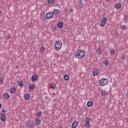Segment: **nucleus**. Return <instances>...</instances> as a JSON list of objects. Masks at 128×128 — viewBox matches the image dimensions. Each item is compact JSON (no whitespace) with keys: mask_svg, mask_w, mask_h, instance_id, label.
<instances>
[{"mask_svg":"<svg viewBox=\"0 0 128 128\" xmlns=\"http://www.w3.org/2000/svg\"><path fill=\"white\" fill-rule=\"evenodd\" d=\"M86 56V52L84 50H78L75 53V56L76 58H82Z\"/></svg>","mask_w":128,"mask_h":128,"instance_id":"obj_1","label":"nucleus"},{"mask_svg":"<svg viewBox=\"0 0 128 128\" xmlns=\"http://www.w3.org/2000/svg\"><path fill=\"white\" fill-rule=\"evenodd\" d=\"M108 84V80L106 78H102V79L99 80L98 84L100 86H104Z\"/></svg>","mask_w":128,"mask_h":128,"instance_id":"obj_2","label":"nucleus"},{"mask_svg":"<svg viewBox=\"0 0 128 128\" xmlns=\"http://www.w3.org/2000/svg\"><path fill=\"white\" fill-rule=\"evenodd\" d=\"M62 46V42L60 40H56L54 44L55 50H60Z\"/></svg>","mask_w":128,"mask_h":128,"instance_id":"obj_3","label":"nucleus"},{"mask_svg":"<svg viewBox=\"0 0 128 128\" xmlns=\"http://www.w3.org/2000/svg\"><path fill=\"white\" fill-rule=\"evenodd\" d=\"M46 18L50 20L54 18V14L52 12H49L46 14Z\"/></svg>","mask_w":128,"mask_h":128,"instance_id":"obj_4","label":"nucleus"},{"mask_svg":"<svg viewBox=\"0 0 128 128\" xmlns=\"http://www.w3.org/2000/svg\"><path fill=\"white\" fill-rule=\"evenodd\" d=\"M106 22H108V18L106 17L103 18L100 22L101 26L104 28V26L106 24Z\"/></svg>","mask_w":128,"mask_h":128,"instance_id":"obj_5","label":"nucleus"},{"mask_svg":"<svg viewBox=\"0 0 128 128\" xmlns=\"http://www.w3.org/2000/svg\"><path fill=\"white\" fill-rule=\"evenodd\" d=\"M90 118H89L86 117V118L85 119V127L86 128H88L90 126Z\"/></svg>","mask_w":128,"mask_h":128,"instance_id":"obj_6","label":"nucleus"},{"mask_svg":"<svg viewBox=\"0 0 128 128\" xmlns=\"http://www.w3.org/2000/svg\"><path fill=\"white\" fill-rule=\"evenodd\" d=\"M26 128H34V122H28L26 124Z\"/></svg>","mask_w":128,"mask_h":128,"instance_id":"obj_7","label":"nucleus"},{"mask_svg":"<svg viewBox=\"0 0 128 128\" xmlns=\"http://www.w3.org/2000/svg\"><path fill=\"white\" fill-rule=\"evenodd\" d=\"M38 76L36 74L32 75L31 76V80L33 82H36V80H38Z\"/></svg>","mask_w":128,"mask_h":128,"instance_id":"obj_8","label":"nucleus"},{"mask_svg":"<svg viewBox=\"0 0 128 128\" xmlns=\"http://www.w3.org/2000/svg\"><path fill=\"white\" fill-rule=\"evenodd\" d=\"M52 13L53 14V16H56L60 14V10L58 9H55L53 10V12H52Z\"/></svg>","mask_w":128,"mask_h":128,"instance_id":"obj_9","label":"nucleus"},{"mask_svg":"<svg viewBox=\"0 0 128 128\" xmlns=\"http://www.w3.org/2000/svg\"><path fill=\"white\" fill-rule=\"evenodd\" d=\"M24 98L26 100H28L30 98V94H25L24 96Z\"/></svg>","mask_w":128,"mask_h":128,"instance_id":"obj_10","label":"nucleus"},{"mask_svg":"<svg viewBox=\"0 0 128 128\" xmlns=\"http://www.w3.org/2000/svg\"><path fill=\"white\" fill-rule=\"evenodd\" d=\"M78 126V122L77 121H74L72 124V128H76V126Z\"/></svg>","mask_w":128,"mask_h":128,"instance_id":"obj_11","label":"nucleus"},{"mask_svg":"<svg viewBox=\"0 0 128 128\" xmlns=\"http://www.w3.org/2000/svg\"><path fill=\"white\" fill-rule=\"evenodd\" d=\"M94 106V102L92 100H90L87 102V106L88 108H90V106Z\"/></svg>","mask_w":128,"mask_h":128,"instance_id":"obj_12","label":"nucleus"},{"mask_svg":"<svg viewBox=\"0 0 128 128\" xmlns=\"http://www.w3.org/2000/svg\"><path fill=\"white\" fill-rule=\"evenodd\" d=\"M34 122L36 126H40V122H41L40 120L38 118H36L34 120Z\"/></svg>","mask_w":128,"mask_h":128,"instance_id":"obj_13","label":"nucleus"},{"mask_svg":"<svg viewBox=\"0 0 128 128\" xmlns=\"http://www.w3.org/2000/svg\"><path fill=\"white\" fill-rule=\"evenodd\" d=\"M36 86H34V84H28V88L30 90H34V88Z\"/></svg>","mask_w":128,"mask_h":128,"instance_id":"obj_14","label":"nucleus"},{"mask_svg":"<svg viewBox=\"0 0 128 128\" xmlns=\"http://www.w3.org/2000/svg\"><path fill=\"white\" fill-rule=\"evenodd\" d=\"M0 120L2 122H6V115H2L1 116Z\"/></svg>","mask_w":128,"mask_h":128,"instance_id":"obj_15","label":"nucleus"},{"mask_svg":"<svg viewBox=\"0 0 128 128\" xmlns=\"http://www.w3.org/2000/svg\"><path fill=\"white\" fill-rule=\"evenodd\" d=\"M3 96L4 98L8 99L10 98V94H8L6 92L3 94Z\"/></svg>","mask_w":128,"mask_h":128,"instance_id":"obj_16","label":"nucleus"},{"mask_svg":"<svg viewBox=\"0 0 128 128\" xmlns=\"http://www.w3.org/2000/svg\"><path fill=\"white\" fill-rule=\"evenodd\" d=\"M63 26H64V23L62 22H60L58 24V28H62Z\"/></svg>","mask_w":128,"mask_h":128,"instance_id":"obj_17","label":"nucleus"},{"mask_svg":"<svg viewBox=\"0 0 128 128\" xmlns=\"http://www.w3.org/2000/svg\"><path fill=\"white\" fill-rule=\"evenodd\" d=\"M98 71L96 70H94L93 72H92V76H98Z\"/></svg>","mask_w":128,"mask_h":128,"instance_id":"obj_18","label":"nucleus"},{"mask_svg":"<svg viewBox=\"0 0 128 128\" xmlns=\"http://www.w3.org/2000/svg\"><path fill=\"white\" fill-rule=\"evenodd\" d=\"M98 52V56H100V54H102V50L101 48H98L96 50Z\"/></svg>","mask_w":128,"mask_h":128,"instance_id":"obj_19","label":"nucleus"},{"mask_svg":"<svg viewBox=\"0 0 128 128\" xmlns=\"http://www.w3.org/2000/svg\"><path fill=\"white\" fill-rule=\"evenodd\" d=\"M122 6V4L120 3H118L116 4V10H118V8H120V7Z\"/></svg>","mask_w":128,"mask_h":128,"instance_id":"obj_20","label":"nucleus"},{"mask_svg":"<svg viewBox=\"0 0 128 128\" xmlns=\"http://www.w3.org/2000/svg\"><path fill=\"white\" fill-rule=\"evenodd\" d=\"M64 80H70V76L68 74H65L64 76Z\"/></svg>","mask_w":128,"mask_h":128,"instance_id":"obj_21","label":"nucleus"},{"mask_svg":"<svg viewBox=\"0 0 128 128\" xmlns=\"http://www.w3.org/2000/svg\"><path fill=\"white\" fill-rule=\"evenodd\" d=\"M10 92L11 94H15L16 93V88H12L10 89Z\"/></svg>","mask_w":128,"mask_h":128,"instance_id":"obj_22","label":"nucleus"},{"mask_svg":"<svg viewBox=\"0 0 128 128\" xmlns=\"http://www.w3.org/2000/svg\"><path fill=\"white\" fill-rule=\"evenodd\" d=\"M103 63L104 64H105V66H108V64H110V62H108V60H104L103 62Z\"/></svg>","mask_w":128,"mask_h":128,"instance_id":"obj_23","label":"nucleus"},{"mask_svg":"<svg viewBox=\"0 0 128 128\" xmlns=\"http://www.w3.org/2000/svg\"><path fill=\"white\" fill-rule=\"evenodd\" d=\"M18 84L19 86H24V82L22 81L18 82Z\"/></svg>","mask_w":128,"mask_h":128,"instance_id":"obj_24","label":"nucleus"},{"mask_svg":"<svg viewBox=\"0 0 128 128\" xmlns=\"http://www.w3.org/2000/svg\"><path fill=\"white\" fill-rule=\"evenodd\" d=\"M4 114H6V110L4 109H3L0 112V114H1L2 116H4Z\"/></svg>","mask_w":128,"mask_h":128,"instance_id":"obj_25","label":"nucleus"},{"mask_svg":"<svg viewBox=\"0 0 128 128\" xmlns=\"http://www.w3.org/2000/svg\"><path fill=\"white\" fill-rule=\"evenodd\" d=\"M106 91H102L101 95L102 96H106Z\"/></svg>","mask_w":128,"mask_h":128,"instance_id":"obj_26","label":"nucleus"},{"mask_svg":"<svg viewBox=\"0 0 128 128\" xmlns=\"http://www.w3.org/2000/svg\"><path fill=\"white\" fill-rule=\"evenodd\" d=\"M52 88L53 90H56V84L54 83L52 84Z\"/></svg>","mask_w":128,"mask_h":128,"instance_id":"obj_27","label":"nucleus"},{"mask_svg":"<svg viewBox=\"0 0 128 128\" xmlns=\"http://www.w3.org/2000/svg\"><path fill=\"white\" fill-rule=\"evenodd\" d=\"M54 0H48V2L49 4H54Z\"/></svg>","mask_w":128,"mask_h":128,"instance_id":"obj_28","label":"nucleus"},{"mask_svg":"<svg viewBox=\"0 0 128 128\" xmlns=\"http://www.w3.org/2000/svg\"><path fill=\"white\" fill-rule=\"evenodd\" d=\"M114 52H116V51L114 50H111L110 51V54L112 56V54H114Z\"/></svg>","mask_w":128,"mask_h":128,"instance_id":"obj_29","label":"nucleus"},{"mask_svg":"<svg viewBox=\"0 0 128 128\" xmlns=\"http://www.w3.org/2000/svg\"><path fill=\"white\" fill-rule=\"evenodd\" d=\"M122 29L123 30H126V25L122 26Z\"/></svg>","mask_w":128,"mask_h":128,"instance_id":"obj_30","label":"nucleus"},{"mask_svg":"<svg viewBox=\"0 0 128 128\" xmlns=\"http://www.w3.org/2000/svg\"><path fill=\"white\" fill-rule=\"evenodd\" d=\"M42 116V112H37V116L40 118Z\"/></svg>","mask_w":128,"mask_h":128,"instance_id":"obj_31","label":"nucleus"},{"mask_svg":"<svg viewBox=\"0 0 128 128\" xmlns=\"http://www.w3.org/2000/svg\"><path fill=\"white\" fill-rule=\"evenodd\" d=\"M40 50L42 52H44V46H42L40 48Z\"/></svg>","mask_w":128,"mask_h":128,"instance_id":"obj_32","label":"nucleus"},{"mask_svg":"<svg viewBox=\"0 0 128 128\" xmlns=\"http://www.w3.org/2000/svg\"><path fill=\"white\" fill-rule=\"evenodd\" d=\"M79 4H80V6L84 5V2H82V0H80Z\"/></svg>","mask_w":128,"mask_h":128,"instance_id":"obj_33","label":"nucleus"},{"mask_svg":"<svg viewBox=\"0 0 128 128\" xmlns=\"http://www.w3.org/2000/svg\"><path fill=\"white\" fill-rule=\"evenodd\" d=\"M6 36L8 40H10V38H12V36H10V34H8Z\"/></svg>","mask_w":128,"mask_h":128,"instance_id":"obj_34","label":"nucleus"},{"mask_svg":"<svg viewBox=\"0 0 128 128\" xmlns=\"http://www.w3.org/2000/svg\"><path fill=\"white\" fill-rule=\"evenodd\" d=\"M4 82V79H2V78H0V84H2Z\"/></svg>","mask_w":128,"mask_h":128,"instance_id":"obj_35","label":"nucleus"},{"mask_svg":"<svg viewBox=\"0 0 128 128\" xmlns=\"http://www.w3.org/2000/svg\"><path fill=\"white\" fill-rule=\"evenodd\" d=\"M122 60H126V57H124V56H122Z\"/></svg>","mask_w":128,"mask_h":128,"instance_id":"obj_36","label":"nucleus"},{"mask_svg":"<svg viewBox=\"0 0 128 128\" xmlns=\"http://www.w3.org/2000/svg\"><path fill=\"white\" fill-rule=\"evenodd\" d=\"M80 8H84V5H81Z\"/></svg>","mask_w":128,"mask_h":128,"instance_id":"obj_37","label":"nucleus"},{"mask_svg":"<svg viewBox=\"0 0 128 128\" xmlns=\"http://www.w3.org/2000/svg\"><path fill=\"white\" fill-rule=\"evenodd\" d=\"M2 108V104H0V109Z\"/></svg>","mask_w":128,"mask_h":128,"instance_id":"obj_38","label":"nucleus"},{"mask_svg":"<svg viewBox=\"0 0 128 128\" xmlns=\"http://www.w3.org/2000/svg\"><path fill=\"white\" fill-rule=\"evenodd\" d=\"M70 10V12H73L72 10V9L70 10Z\"/></svg>","mask_w":128,"mask_h":128,"instance_id":"obj_39","label":"nucleus"},{"mask_svg":"<svg viewBox=\"0 0 128 128\" xmlns=\"http://www.w3.org/2000/svg\"><path fill=\"white\" fill-rule=\"evenodd\" d=\"M2 14V10H0V16Z\"/></svg>","mask_w":128,"mask_h":128,"instance_id":"obj_40","label":"nucleus"},{"mask_svg":"<svg viewBox=\"0 0 128 128\" xmlns=\"http://www.w3.org/2000/svg\"><path fill=\"white\" fill-rule=\"evenodd\" d=\"M16 68H18V66H16Z\"/></svg>","mask_w":128,"mask_h":128,"instance_id":"obj_41","label":"nucleus"},{"mask_svg":"<svg viewBox=\"0 0 128 128\" xmlns=\"http://www.w3.org/2000/svg\"><path fill=\"white\" fill-rule=\"evenodd\" d=\"M127 96H128V92H127Z\"/></svg>","mask_w":128,"mask_h":128,"instance_id":"obj_42","label":"nucleus"},{"mask_svg":"<svg viewBox=\"0 0 128 128\" xmlns=\"http://www.w3.org/2000/svg\"><path fill=\"white\" fill-rule=\"evenodd\" d=\"M86 0V1H88V0Z\"/></svg>","mask_w":128,"mask_h":128,"instance_id":"obj_43","label":"nucleus"}]
</instances>
